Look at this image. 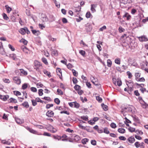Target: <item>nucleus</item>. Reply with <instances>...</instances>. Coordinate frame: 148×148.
<instances>
[{"label": "nucleus", "mask_w": 148, "mask_h": 148, "mask_svg": "<svg viewBox=\"0 0 148 148\" xmlns=\"http://www.w3.org/2000/svg\"><path fill=\"white\" fill-rule=\"evenodd\" d=\"M134 145L136 148H138L140 147V144L138 142H136L134 144Z\"/></svg>", "instance_id": "nucleus-59"}, {"label": "nucleus", "mask_w": 148, "mask_h": 148, "mask_svg": "<svg viewBox=\"0 0 148 148\" xmlns=\"http://www.w3.org/2000/svg\"><path fill=\"white\" fill-rule=\"evenodd\" d=\"M31 90L34 92H36L37 91V89L36 88L34 87H31L30 88Z\"/></svg>", "instance_id": "nucleus-61"}, {"label": "nucleus", "mask_w": 148, "mask_h": 148, "mask_svg": "<svg viewBox=\"0 0 148 148\" xmlns=\"http://www.w3.org/2000/svg\"><path fill=\"white\" fill-rule=\"evenodd\" d=\"M115 62L117 64H120V60L119 58L115 59Z\"/></svg>", "instance_id": "nucleus-40"}, {"label": "nucleus", "mask_w": 148, "mask_h": 148, "mask_svg": "<svg viewBox=\"0 0 148 148\" xmlns=\"http://www.w3.org/2000/svg\"><path fill=\"white\" fill-rule=\"evenodd\" d=\"M15 73H18V74H27V73L23 69H17L15 71Z\"/></svg>", "instance_id": "nucleus-4"}, {"label": "nucleus", "mask_w": 148, "mask_h": 148, "mask_svg": "<svg viewBox=\"0 0 148 148\" xmlns=\"http://www.w3.org/2000/svg\"><path fill=\"white\" fill-rule=\"evenodd\" d=\"M91 15V14L89 12H87L86 15V17L87 18H90Z\"/></svg>", "instance_id": "nucleus-46"}, {"label": "nucleus", "mask_w": 148, "mask_h": 148, "mask_svg": "<svg viewBox=\"0 0 148 148\" xmlns=\"http://www.w3.org/2000/svg\"><path fill=\"white\" fill-rule=\"evenodd\" d=\"M42 20L43 22H47L48 21V19L46 15L45 14H42Z\"/></svg>", "instance_id": "nucleus-10"}, {"label": "nucleus", "mask_w": 148, "mask_h": 148, "mask_svg": "<svg viewBox=\"0 0 148 148\" xmlns=\"http://www.w3.org/2000/svg\"><path fill=\"white\" fill-rule=\"evenodd\" d=\"M47 129L49 131L53 133H55L57 131V130L56 129L54 128L52 126L50 125H49L47 127Z\"/></svg>", "instance_id": "nucleus-3"}, {"label": "nucleus", "mask_w": 148, "mask_h": 148, "mask_svg": "<svg viewBox=\"0 0 148 148\" xmlns=\"http://www.w3.org/2000/svg\"><path fill=\"white\" fill-rule=\"evenodd\" d=\"M57 92L58 95H62L63 94V92L60 89H58L57 90Z\"/></svg>", "instance_id": "nucleus-41"}, {"label": "nucleus", "mask_w": 148, "mask_h": 148, "mask_svg": "<svg viewBox=\"0 0 148 148\" xmlns=\"http://www.w3.org/2000/svg\"><path fill=\"white\" fill-rule=\"evenodd\" d=\"M43 90L42 89H40L38 90V94L40 96H42V95L43 93L42 92Z\"/></svg>", "instance_id": "nucleus-58"}, {"label": "nucleus", "mask_w": 148, "mask_h": 148, "mask_svg": "<svg viewBox=\"0 0 148 148\" xmlns=\"http://www.w3.org/2000/svg\"><path fill=\"white\" fill-rule=\"evenodd\" d=\"M3 81L5 83H9L10 82V81L7 79H3Z\"/></svg>", "instance_id": "nucleus-47"}, {"label": "nucleus", "mask_w": 148, "mask_h": 148, "mask_svg": "<svg viewBox=\"0 0 148 148\" xmlns=\"http://www.w3.org/2000/svg\"><path fill=\"white\" fill-rule=\"evenodd\" d=\"M128 37V36L126 34H124L122 36L121 38V39H125L127 38Z\"/></svg>", "instance_id": "nucleus-28"}, {"label": "nucleus", "mask_w": 148, "mask_h": 148, "mask_svg": "<svg viewBox=\"0 0 148 148\" xmlns=\"http://www.w3.org/2000/svg\"><path fill=\"white\" fill-rule=\"evenodd\" d=\"M103 132L106 134H109L110 133V132L107 128H105L104 129Z\"/></svg>", "instance_id": "nucleus-42"}, {"label": "nucleus", "mask_w": 148, "mask_h": 148, "mask_svg": "<svg viewBox=\"0 0 148 148\" xmlns=\"http://www.w3.org/2000/svg\"><path fill=\"white\" fill-rule=\"evenodd\" d=\"M122 112H128L130 110H131V108H130V107H125L123 109H122Z\"/></svg>", "instance_id": "nucleus-21"}, {"label": "nucleus", "mask_w": 148, "mask_h": 148, "mask_svg": "<svg viewBox=\"0 0 148 148\" xmlns=\"http://www.w3.org/2000/svg\"><path fill=\"white\" fill-rule=\"evenodd\" d=\"M53 138L55 139H58V140H60L61 139V137L59 136H53Z\"/></svg>", "instance_id": "nucleus-62"}, {"label": "nucleus", "mask_w": 148, "mask_h": 148, "mask_svg": "<svg viewBox=\"0 0 148 148\" xmlns=\"http://www.w3.org/2000/svg\"><path fill=\"white\" fill-rule=\"evenodd\" d=\"M101 105L102 108L104 110L106 111L108 110V107L107 105H105L104 104H102Z\"/></svg>", "instance_id": "nucleus-25"}, {"label": "nucleus", "mask_w": 148, "mask_h": 148, "mask_svg": "<svg viewBox=\"0 0 148 148\" xmlns=\"http://www.w3.org/2000/svg\"><path fill=\"white\" fill-rule=\"evenodd\" d=\"M110 126L112 128H115L116 127V125L115 123H112L110 124Z\"/></svg>", "instance_id": "nucleus-56"}, {"label": "nucleus", "mask_w": 148, "mask_h": 148, "mask_svg": "<svg viewBox=\"0 0 148 148\" xmlns=\"http://www.w3.org/2000/svg\"><path fill=\"white\" fill-rule=\"evenodd\" d=\"M119 138L120 140L123 141H125L126 140L125 137L123 136H121L119 137Z\"/></svg>", "instance_id": "nucleus-63"}, {"label": "nucleus", "mask_w": 148, "mask_h": 148, "mask_svg": "<svg viewBox=\"0 0 148 148\" xmlns=\"http://www.w3.org/2000/svg\"><path fill=\"white\" fill-rule=\"evenodd\" d=\"M37 101L36 100V99H35V100H32V104L33 106H35L37 105Z\"/></svg>", "instance_id": "nucleus-49"}, {"label": "nucleus", "mask_w": 148, "mask_h": 148, "mask_svg": "<svg viewBox=\"0 0 148 148\" xmlns=\"http://www.w3.org/2000/svg\"><path fill=\"white\" fill-rule=\"evenodd\" d=\"M96 99L99 102H101L102 101V99L99 96H97L96 97Z\"/></svg>", "instance_id": "nucleus-60"}, {"label": "nucleus", "mask_w": 148, "mask_h": 148, "mask_svg": "<svg viewBox=\"0 0 148 148\" xmlns=\"http://www.w3.org/2000/svg\"><path fill=\"white\" fill-rule=\"evenodd\" d=\"M139 40L140 41H146L148 40L147 38L145 36H142L138 37Z\"/></svg>", "instance_id": "nucleus-8"}, {"label": "nucleus", "mask_w": 148, "mask_h": 148, "mask_svg": "<svg viewBox=\"0 0 148 148\" xmlns=\"http://www.w3.org/2000/svg\"><path fill=\"white\" fill-rule=\"evenodd\" d=\"M129 130L130 132H135V128L133 127H130L128 129Z\"/></svg>", "instance_id": "nucleus-37"}, {"label": "nucleus", "mask_w": 148, "mask_h": 148, "mask_svg": "<svg viewBox=\"0 0 148 148\" xmlns=\"http://www.w3.org/2000/svg\"><path fill=\"white\" fill-rule=\"evenodd\" d=\"M79 53L83 57H84L86 54V52L85 51L83 50H80L79 51Z\"/></svg>", "instance_id": "nucleus-27"}, {"label": "nucleus", "mask_w": 148, "mask_h": 148, "mask_svg": "<svg viewBox=\"0 0 148 148\" xmlns=\"http://www.w3.org/2000/svg\"><path fill=\"white\" fill-rule=\"evenodd\" d=\"M53 104H48L46 105V108L47 109H49L51 107H53Z\"/></svg>", "instance_id": "nucleus-52"}, {"label": "nucleus", "mask_w": 148, "mask_h": 148, "mask_svg": "<svg viewBox=\"0 0 148 148\" xmlns=\"http://www.w3.org/2000/svg\"><path fill=\"white\" fill-rule=\"evenodd\" d=\"M118 30L120 33L123 32L125 30V29L123 28L121 26H120L119 27Z\"/></svg>", "instance_id": "nucleus-32"}, {"label": "nucleus", "mask_w": 148, "mask_h": 148, "mask_svg": "<svg viewBox=\"0 0 148 148\" xmlns=\"http://www.w3.org/2000/svg\"><path fill=\"white\" fill-rule=\"evenodd\" d=\"M8 98L9 96L8 95L3 96L1 95L0 99L4 101H5Z\"/></svg>", "instance_id": "nucleus-13"}, {"label": "nucleus", "mask_w": 148, "mask_h": 148, "mask_svg": "<svg viewBox=\"0 0 148 148\" xmlns=\"http://www.w3.org/2000/svg\"><path fill=\"white\" fill-rule=\"evenodd\" d=\"M74 88L76 90H79L80 89V87L78 85H76L74 87Z\"/></svg>", "instance_id": "nucleus-44"}, {"label": "nucleus", "mask_w": 148, "mask_h": 148, "mask_svg": "<svg viewBox=\"0 0 148 148\" xmlns=\"http://www.w3.org/2000/svg\"><path fill=\"white\" fill-rule=\"evenodd\" d=\"M48 38L50 40H51L52 41H55L56 40V38H52L50 35L48 36Z\"/></svg>", "instance_id": "nucleus-35"}, {"label": "nucleus", "mask_w": 148, "mask_h": 148, "mask_svg": "<svg viewBox=\"0 0 148 148\" xmlns=\"http://www.w3.org/2000/svg\"><path fill=\"white\" fill-rule=\"evenodd\" d=\"M10 102H13L15 103L17 102L16 100V99H14L12 98H10Z\"/></svg>", "instance_id": "nucleus-53"}, {"label": "nucleus", "mask_w": 148, "mask_h": 148, "mask_svg": "<svg viewBox=\"0 0 148 148\" xmlns=\"http://www.w3.org/2000/svg\"><path fill=\"white\" fill-rule=\"evenodd\" d=\"M56 71L57 73H60L62 74L61 69L59 68H57L56 69Z\"/></svg>", "instance_id": "nucleus-57"}, {"label": "nucleus", "mask_w": 148, "mask_h": 148, "mask_svg": "<svg viewBox=\"0 0 148 148\" xmlns=\"http://www.w3.org/2000/svg\"><path fill=\"white\" fill-rule=\"evenodd\" d=\"M81 118L83 120L87 121L88 120V117L87 116H82L81 117Z\"/></svg>", "instance_id": "nucleus-54"}, {"label": "nucleus", "mask_w": 148, "mask_h": 148, "mask_svg": "<svg viewBox=\"0 0 148 148\" xmlns=\"http://www.w3.org/2000/svg\"><path fill=\"white\" fill-rule=\"evenodd\" d=\"M29 132H30L31 133H33L34 134H37L38 132L36 131L35 130L31 128Z\"/></svg>", "instance_id": "nucleus-43"}, {"label": "nucleus", "mask_w": 148, "mask_h": 148, "mask_svg": "<svg viewBox=\"0 0 148 148\" xmlns=\"http://www.w3.org/2000/svg\"><path fill=\"white\" fill-rule=\"evenodd\" d=\"M92 29V27L91 25H88L86 26V30L87 32H90Z\"/></svg>", "instance_id": "nucleus-17"}, {"label": "nucleus", "mask_w": 148, "mask_h": 148, "mask_svg": "<svg viewBox=\"0 0 148 148\" xmlns=\"http://www.w3.org/2000/svg\"><path fill=\"white\" fill-rule=\"evenodd\" d=\"M14 94L16 96L20 95H21V93L18 91H14Z\"/></svg>", "instance_id": "nucleus-55"}, {"label": "nucleus", "mask_w": 148, "mask_h": 148, "mask_svg": "<svg viewBox=\"0 0 148 148\" xmlns=\"http://www.w3.org/2000/svg\"><path fill=\"white\" fill-rule=\"evenodd\" d=\"M126 17L127 20H129L131 18V16L128 13H126L123 16V18Z\"/></svg>", "instance_id": "nucleus-12"}, {"label": "nucleus", "mask_w": 148, "mask_h": 148, "mask_svg": "<svg viewBox=\"0 0 148 148\" xmlns=\"http://www.w3.org/2000/svg\"><path fill=\"white\" fill-rule=\"evenodd\" d=\"M25 27L24 28H21L19 31V32L21 34L23 35H24L25 34Z\"/></svg>", "instance_id": "nucleus-15"}, {"label": "nucleus", "mask_w": 148, "mask_h": 148, "mask_svg": "<svg viewBox=\"0 0 148 148\" xmlns=\"http://www.w3.org/2000/svg\"><path fill=\"white\" fill-rule=\"evenodd\" d=\"M5 7L6 8L7 11L8 13H9L11 11L12 9L10 7L8 6V5H6Z\"/></svg>", "instance_id": "nucleus-31"}, {"label": "nucleus", "mask_w": 148, "mask_h": 148, "mask_svg": "<svg viewBox=\"0 0 148 148\" xmlns=\"http://www.w3.org/2000/svg\"><path fill=\"white\" fill-rule=\"evenodd\" d=\"M27 87V84L26 83H25L23 84L22 86V88L23 89H26Z\"/></svg>", "instance_id": "nucleus-48"}, {"label": "nucleus", "mask_w": 148, "mask_h": 148, "mask_svg": "<svg viewBox=\"0 0 148 148\" xmlns=\"http://www.w3.org/2000/svg\"><path fill=\"white\" fill-rule=\"evenodd\" d=\"M10 57L12 58L14 60H16L17 59V58L16 57V55L14 54H10Z\"/></svg>", "instance_id": "nucleus-19"}, {"label": "nucleus", "mask_w": 148, "mask_h": 148, "mask_svg": "<svg viewBox=\"0 0 148 148\" xmlns=\"http://www.w3.org/2000/svg\"><path fill=\"white\" fill-rule=\"evenodd\" d=\"M34 68L36 71H40L41 69L42 68V65L40 63L37 61H35L34 62Z\"/></svg>", "instance_id": "nucleus-2"}, {"label": "nucleus", "mask_w": 148, "mask_h": 148, "mask_svg": "<svg viewBox=\"0 0 148 148\" xmlns=\"http://www.w3.org/2000/svg\"><path fill=\"white\" fill-rule=\"evenodd\" d=\"M88 141V140L86 138L83 139L82 140V142L83 144H85Z\"/></svg>", "instance_id": "nucleus-38"}, {"label": "nucleus", "mask_w": 148, "mask_h": 148, "mask_svg": "<svg viewBox=\"0 0 148 148\" xmlns=\"http://www.w3.org/2000/svg\"><path fill=\"white\" fill-rule=\"evenodd\" d=\"M135 132L137 134H139L140 135H142L143 134V132L139 130H136L135 131Z\"/></svg>", "instance_id": "nucleus-51"}, {"label": "nucleus", "mask_w": 148, "mask_h": 148, "mask_svg": "<svg viewBox=\"0 0 148 148\" xmlns=\"http://www.w3.org/2000/svg\"><path fill=\"white\" fill-rule=\"evenodd\" d=\"M97 5V4L91 5L90 10L93 13L96 11L95 8H96Z\"/></svg>", "instance_id": "nucleus-7"}, {"label": "nucleus", "mask_w": 148, "mask_h": 148, "mask_svg": "<svg viewBox=\"0 0 148 148\" xmlns=\"http://www.w3.org/2000/svg\"><path fill=\"white\" fill-rule=\"evenodd\" d=\"M46 115L49 117H52L54 115V113L51 110H49L46 113Z\"/></svg>", "instance_id": "nucleus-6"}, {"label": "nucleus", "mask_w": 148, "mask_h": 148, "mask_svg": "<svg viewBox=\"0 0 148 148\" xmlns=\"http://www.w3.org/2000/svg\"><path fill=\"white\" fill-rule=\"evenodd\" d=\"M13 80L14 82L17 84H20L21 83V79L19 77H14L13 78Z\"/></svg>", "instance_id": "nucleus-5"}, {"label": "nucleus", "mask_w": 148, "mask_h": 148, "mask_svg": "<svg viewBox=\"0 0 148 148\" xmlns=\"http://www.w3.org/2000/svg\"><path fill=\"white\" fill-rule=\"evenodd\" d=\"M16 122L18 124H21L23 123L24 121L23 119H21L18 118H16L15 119Z\"/></svg>", "instance_id": "nucleus-16"}, {"label": "nucleus", "mask_w": 148, "mask_h": 148, "mask_svg": "<svg viewBox=\"0 0 148 148\" xmlns=\"http://www.w3.org/2000/svg\"><path fill=\"white\" fill-rule=\"evenodd\" d=\"M54 102L57 104H59L60 103V100L58 98H56L54 99Z\"/></svg>", "instance_id": "nucleus-45"}, {"label": "nucleus", "mask_w": 148, "mask_h": 148, "mask_svg": "<svg viewBox=\"0 0 148 148\" xmlns=\"http://www.w3.org/2000/svg\"><path fill=\"white\" fill-rule=\"evenodd\" d=\"M118 132L121 133L123 134L125 132V130L124 128H119L118 130Z\"/></svg>", "instance_id": "nucleus-24"}, {"label": "nucleus", "mask_w": 148, "mask_h": 148, "mask_svg": "<svg viewBox=\"0 0 148 148\" xmlns=\"http://www.w3.org/2000/svg\"><path fill=\"white\" fill-rule=\"evenodd\" d=\"M49 18H50V21L51 22L54 21L55 20V18L53 15H50L49 16Z\"/></svg>", "instance_id": "nucleus-39"}, {"label": "nucleus", "mask_w": 148, "mask_h": 148, "mask_svg": "<svg viewBox=\"0 0 148 148\" xmlns=\"http://www.w3.org/2000/svg\"><path fill=\"white\" fill-rule=\"evenodd\" d=\"M31 30L32 33L35 35L38 36L40 34V32L38 30H35L33 29H32Z\"/></svg>", "instance_id": "nucleus-11"}, {"label": "nucleus", "mask_w": 148, "mask_h": 148, "mask_svg": "<svg viewBox=\"0 0 148 148\" xmlns=\"http://www.w3.org/2000/svg\"><path fill=\"white\" fill-rule=\"evenodd\" d=\"M62 138H62V141H66L69 139V138L68 137V136L66 135H63L62 136Z\"/></svg>", "instance_id": "nucleus-26"}, {"label": "nucleus", "mask_w": 148, "mask_h": 148, "mask_svg": "<svg viewBox=\"0 0 148 148\" xmlns=\"http://www.w3.org/2000/svg\"><path fill=\"white\" fill-rule=\"evenodd\" d=\"M145 62H143L140 64V66L142 69L145 70V69H146L145 66Z\"/></svg>", "instance_id": "nucleus-20"}, {"label": "nucleus", "mask_w": 148, "mask_h": 148, "mask_svg": "<svg viewBox=\"0 0 148 148\" xmlns=\"http://www.w3.org/2000/svg\"><path fill=\"white\" fill-rule=\"evenodd\" d=\"M107 66L109 67H110L111 66L112 62V61L110 59H108L107 60Z\"/></svg>", "instance_id": "nucleus-29"}, {"label": "nucleus", "mask_w": 148, "mask_h": 148, "mask_svg": "<svg viewBox=\"0 0 148 148\" xmlns=\"http://www.w3.org/2000/svg\"><path fill=\"white\" fill-rule=\"evenodd\" d=\"M2 143L4 144H7L8 145H10V142L8 141H5V140H2L1 141Z\"/></svg>", "instance_id": "nucleus-36"}, {"label": "nucleus", "mask_w": 148, "mask_h": 148, "mask_svg": "<svg viewBox=\"0 0 148 148\" xmlns=\"http://www.w3.org/2000/svg\"><path fill=\"white\" fill-rule=\"evenodd\" d=\"M22 105L26 108L29 107V105L27 102H24L22 104Z\"/></svg>", "instance_id": "nucleus-30"}, {"label": "nucleus", "mask_w": 148, "mask_h": 148, "mask_svg": "<svg viewBox=\"0 0 148 148\" xmlns=\"http://www.w3.org/2000/svg\"><path fill=\"white\" fill-rule=\"evenodd\" d=\"M42 62L44 63L45 64L47 65V64L48 63L47 61V59L45 58H43L42 59Z\"/></svg>", "instance_id": "nucleus-33"}, {"label": "nucleus", "mask_w": 148, "mask_h": 148, "mask_svg": "<svg viewBox=\"0 0 148 148\" xmlns=\"http://www.w3.org/2000/svg\"><path fill=\"white\" fill-rule=\"evenodd\" d=\"M136 80L137 81L139 82H144L145 81V79L143 77L141 78L138 77V75L136 76Z\"/></svg>", "instance_id": "nucleus-14"}, {"label": "nucleus", "mask_w": 148, "mask_h": 148, "mask_svg": "<svg viewBox=\"0 0 148 148\" xmlns=\"http://www.w3.org/2000/svg\"><path fill=\"white\" fill-rule=\"evenodd\" d=\"M62 21L64 23H66L68 22L67 20L65 18H62Z\"/></svg>", "instance_id": "nucleus-64"}, {"label": "nucleus", "mask_w": 148, "mask_h": 148, "mask_svg": "<svg viewBox=\"0 0 148 148\" xmlns=\"http://www.w3.org/2000/svg\"><path fill=\"white\" fill-rule=\"evenodd\" d=\"M128 141L131 143H132L135 141V139L133 136L130 137L127 139Z\"/></svg>", "instance_id": "nucleus-9"}, {"label": "nucleus", "mask_w": 148, "mask_h": 148, "mask_svg": "<svg viewBox=\"0 0 148 148\" xmlns=\"http://www.w3.org/2000/svg\"><path fill=\"white\" fill-rule=\"evenodd\" d=\"M74 107L76 108H78L79 107V103H77L76 102H74Z\"/></svg>", "instance_id": "nucleus-50"}, {"label": "nucleus", "mask_w": 148, "mask_h": 148, "mask_svg": "<svg viewBox=\"0 0 148 148\" xmlns=\"http://www.w3.org/2000/svg\"><path fill=\"white\" fill-rule=\"evenodd\" d=\"M19 42H22L24 45H27V41L24 38H22L19 40Z\"/></svg>", "instance_id": "nucleus-23"}, {"label": "nucleus", "mask_w": 148, "mask_h": 148, "mask_svg": "<svg viewBox=\"0 0 148 148\" xmlns=\"http://www.w3.org/2000/svg\"><path fill=\"white\" fill-rule=\"evenodd\" d=\"M21 49L25 53H27L28 52V50L27 48L24 46H22L21 47Z\"/></svg>", "instance_id": "nucleus-18"}, {"label": "nucleus", "mask_w": 148, "mask_h": 148, "mask_svg": "<svg viewBox=\"0 0 148 148\" xmlns=\"http://www.w3.org/2000/svg\"><path fill=\"white\" fill-rule=\"evenodd\" d=\"M113 83L116 86L118 85L120 86L122 85V82L120 78L116 76H112Z\"/></svg>", "instance_id": "nucleus-1"}, {"label": "nucleus", "mask_w": 148, "mask_h": 148, "mask_svg": "<svg viewBox=\"0 0 148 148\" xmlns=\"http://www.w3.org/2000/svg\"><path fill=\"white\" fill-rule=\"evenodd\" d=\"M56 6L58 8H59L60 6V3L59 2H57L56 0H52Z\"/></svg>", "instance_id": "nucleus-22"}, {"label": "nucleus", "mask_w": 148, "mask_h": 148, "mask_svg": "<svg viewBox=\"0 0 148 148\" xmlns=\"http://www.w3.org/2000/svg\"><path fill=\"white\" fill-rule=\"evenodd\" d=\"M3 19L5 20H8L9 19V18L7 16V15L5 13L3 14Z\"/></svg>", "instance_id": "nucleus-34"}]
</instances>
